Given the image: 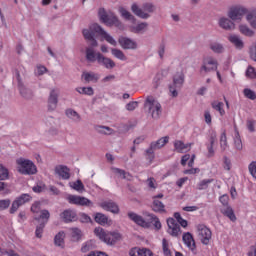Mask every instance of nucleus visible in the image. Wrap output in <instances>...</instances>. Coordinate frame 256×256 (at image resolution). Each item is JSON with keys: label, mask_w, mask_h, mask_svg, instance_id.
Wrapping results in <instances>:
<instances>
[{"label": "nucleus", "mask_w": 256, "mask_h": 256, "mask_svg": "<svg viewBox=\"0 0 256 256\" xmlns=\"http://www.w3.org/2000/svg\"><path fill=\"white\" fill-rule=\"evenodd\" d=\"M113 175L117 177V179H124V181H133V175L121 168H111Z\"/></svg>", "instance_id": "obj_19"}, {"label": "nucleus", "mask_w": 256, "mask_h": 256, "mask_svg": "<svg viewBox=\"0 0 256 256\" xmlns=\"http://www.w3.org/2000/svg\"><path fill=\"white\" fill-rule=\"evenodd\" d=\"M218 25L224 31H235V22L229 17L219 18Z\"/></svg>", "instance_id": "obj_18"}, {"label": "nucleus", "mask_w": 256, "mask_h": 256, "mask_svg": "<svg viewBox=\"0 0 256 256\" xmlns=\"http://www.w3.org/2000/svg\"><path fill=\"white\" fill-rule=\"evenodd\" d=\"M244 95L245 97H247L248 99H252L255 100L256 99V94L253 90L251 89H244Z\"/></svg>", "instance_id": "obj_62"}, {"label": "nucleus", "mask_w": 256, "mask_h": 256, "mask_svg": "<svg viewBox=\"0 0 256 256\" xmlns=\"http://www.w3.org/2000/svg\"><path fill=\"white\" fill-rule=\"evenodd\" d=\"M71 237L73 241H81V237H83V232L79 228H71Z\"/></svg>", "instance_id": "obj_46"}, {"label": "nucleus", "mask_w": 256, "mask_h": 256, "mask_svg": "<svg viewBox=\"0 0 256 256\" xmlns=\"http://www.w3.org/2000/svg\"><path fill=\"white\" fill-rule=\"evenodd\" d=\"M167 225L169 235H171L172 237H179V235H181V227L179 226L177 221H175V219L169 218L167 220Z\"/></svg>", "instance_id": "obj_17"}, {"label": "nucleus", "mask_w": 256, "mask_h": 256, "mask_svg": "<svg viewBox=\"0 0 256 256\" xmlns=\"http://www.w3.org/2000/svg\"><path fill=\"white\" fill-rule=\"evenodd\" d=\"M249 56L252 61L256 62V42L252 43V45L249 47Z\"/></svg>", "instance_id": "obj_56"}, {"label": "nucleus", "mask_w": 256, "mask_h": 256, "mask_svg": "<svg viewBox=\"0 0 256 256\" xmlns=\"http://www.w3.org/2000/svg\"><path fill=\"white\" fill-rule=\"evenodd\" d=\"M148 222L150 223V226H151V223L153 224L156 231H159L161 229V221L157 218V216L153 214H149Z\"/></svg>", "instance_id": "obj_43"}, {"label": "nucleus", "mask_w": 256, "mask_h": 256, "mask_svg": "<svg viewBox=\"0 0 256 256\" xmlns=\"http://www.w3.org/2000/svg\"><path fill=\"white\" fill-rule=\"evenodd\" d=\"M118 43L120 47H122L126 51H135V49H137L138 47L135 40L125 36H120L118 38Z\"/></svg>", "instance_id": "obj_14"}, {"label": "nucleus", "mask_w": 256, "mask_h": 256, "mask_svg": "<svg viewBox=\"0 0 256 256\" xmlns=\"http://www.w3.org/2000/svg\"><path fill=\"white\" fill-rule=\"evenodd\" d=\"M249 171H250L252 177H254V179H256V162H252L249 165Z\"/></svg>", "instance_id": "obj_64"}, {"label": "nucleus", "mask_w": 256, "mask_h": 256, "mask_svg": "<svg viewBox=\"0 0 256 256\" xmlns=\"http://www.w3.org/2000/svg\"><path fill=\"white\" fill-rule=\"evenodd\" d=\"M147 27H149L147 22H141L137 25H131L130 31L131 33H143V31H146Z\"/></svg>", "instance_id": "obj_34"}, {"label": "nucleus", "mask_w": 256, "mask_h": 256, "mask_svg": "<svg viewBox=\"0 0 256 256\" xmlns=\"http://www.w3.org/2000/svg\"><path fill=\"white\" fill-rule=\"evenodd\" d=\"M82 77L86 83H97L99 75L94 72H83Z\"/></svg>", "instance_id": "obj_29"}, {"label": "nucleus", "mask_w": 256, "mask_h": 256, "mask_svg": "<svg viewBox=\"0 0 256 256\" xmlns=\"http://www.w3.org/2000/svg\"><path fill=\"white\" fill-rule=\"evenodd\" d=\"M234 145L238 151H241V149H243V142L241 141V135L239 134V130H235Z\"/></svg>", "instance_id": "obj_47"}, {"label": "nucleus", "mask_w": 256, "mask_h": 256, "mask_svg": "<svg viewBox=\"0 0 256 256\" xmlns=\"http://www.w3.org/2000/svg\"><path fill=\"white\" fill-rule=\"evenodd\" d=\"M146 183L149 187V189H151L152 191H155V189H157V180H155V178L150 177L146 180Z\"/></svg>", "instance_id": "obj_55"}, {"label": "nucleus", "mask_w": 256, "mask_h": 256, "mask_svg": "<svg viewBox=\"0 0 256 256\" xmlns=\"http://www.w3.org/2000/svg\"><path fill=\"white\" fill-rule=\"evenodd\" d=\"M174 149L177 153H185L187 151H191V143L184 144L183 141L176 140L174 142Z\"/></svg>", "instance_id": "obj_27"}, {"label": "nucleus", "mask_w": 256, "mask_h": 256, "mask_svg": "<svg viewBox=\"0 0 256 256\" xmlns=\"http://www.w3.org/2000/svg\"><path fill=\"white\" fill-rule=\"evenodd\" d=\"M69 187H71V189H73L74 191H77V193H85V185H83V182H81V180L70 182Z\"/></svg>", "instance_id": "obj_37"}, {"label": "nucleus", "mask_w": 256, "mask_h": 256, "mask_svg": "<svg viewBox=\"0 0 256 256\" xmlns=\"http://www.w3.org/2000/svg\"><path fill=\"white\" fill-rule=\"evenodd\" d=\"M66 201H68L70 205H76L77 207H93V201L85 196L68 194Z\"/></svg>", "instance_id": "obj_9"}, {"label": "nucleus", "mask_w": 256, "mask_h": 256, "mask_svg": "<svg viewBox=\"0 0 256 256\" xmlns=\"http://www.w3.org/2000/svg\"><path fill=\"white\" fill-rule=\"evenodd\" d=\"M238 30L244 37H255V30L251 29V27L245 23L239 24Z\"/></svg>", "instance_id": "obj_26"}, {"label": "nucleus", "mask_w": 256, "mask_h": 256, "mask_svg": "<svg viewBox=\"0 0 256 256\" xmlns=\"http://www.w3.org/2000/svg\"><path fill=\"white\" fill-rule=\"evenodd\" d=\"M182 239L185 243V245L190 249L191 251H195L197 246L195 245V239L193 238V235L189 232H186L183 234Z\"/></svg>", "instance_id": "obj_24"}, {"label": "nucleus", "mask_w": 256, "mask_h": 256, "mask_svg": "<svg viewBox=\"0 0 256 256\" xmlns=\"http://www.w3.org/2000/svg\"><path fill=\"white\" fill-rule=\"evenodd\" d=\"M54 243L57 247H65V232H59L54 238Z\"/></svg>", "instance_id": "obj_41"}, {"label": "nucleus", "mask_w": 256, "mask_h": 256, "mask_svg": "<svg viewBox=\"0 0 256 256\" xmlns=\"http://www.w3.org/2000/svg\"><path fill=\"white\" fill-rule=\"evenodd\" d=\"M225 104L223 102H212V109H215V111H218L220 117H223L225 115Z\"/></svg>", "instance_id": "obj_45"}, {"label": "nucleus", "mask_w": 256, "mask_h": 256, "mask_svg": "<svg viewBox=\"0 0 256 256\" xmlns=\"http://www.w3.org/2000/svg\"><path fill=\"white\" fill-rule=\"evenodd\" d=\"M16 169L20 175H37V165L30 159H16Z\"/></svg>", "instance_id": "obj_5"}, {"label": "nucleus", "mask_w": 256, "mask_h": 256, "mask_svg": "<svg viewBox=\"0 0 256 256\" xmlns=\"http://www.w3.org/2000/svg\"><path fill=\"white\" fill-rule=\"evenodd\" d=\"M106 25H113L114 27H117L120 31H125V25L119 21V18L115 16V14H111L108 16V21L105 22Z\"/></svg>", "instance_id": "obj_25"}, {"label": "nucleus", "mask_w": 256, "mask_h": 256, "mask_svg": "<svg viewBox=\"0 0 256 256\" xmlns=\"http://www.w3.org/2000/svg\"><path fill=\"white\" fill-rule=\"evenodd\" d=\"M94 235L100 239V241H103V243H106V245H115L117 241H121L123 239V235L119 232H109L105 231V229L101 227H96L94 229Z\"/></svg>", "instance_id": "obj_4"}, {"label": "nucleus", "mask_w": 256, "mask_h": 256, "mask_svg": "<svg viewBox=\"0 0 256 256\" xmlns=\"http://www.w3.org/2000/svg\"><path fill=\"white\" fill-rule=\"evenodd\" d=\"M57 105H59V92H57L55 89H52L47 100L48 111L53 113V111L57 109Z\"/></svg>", "instance_id": "obj_13"}, {"label": "nucleus", "mask_w": 256, "mask_h": 256, "mask_svg": "<svg viewBox=\"0 0 256 256\" xmlns=\"http://www.w3.org/2000/svg\"><path fill=\"white\" fill-rule=\"evenodd\" d=\"M209 183H211V180H202L198 185H197V189L199 191H203L205 189H207V187H209Z\"/></svg>", "instance_id": "obj_60"}, {"label": "nucleus", "mask_w": 256, "mask_h": 256, "mask_svg": "<svg viewBox=\"0 0 256 256\" xmlns=\"http://www.w3.org/2000/svg\"><path fill=\"white\" fill-rule=\"evenodd\" d=\"M10 206H11L10 199L0 200V211H5V209H9Z\"/></svg>", "instance_id": "obj_58"}, {"label": "nucleus", "mask_w": 256, "mask_h": 256, "mask_svg": "<svg viewBox=\"0 0 256 256\" xmlns=\"http://www.w3.org/2000/svg\"><path fill=\"white\" fill-rule=\"evenodd\" d=\"M7 179H9V170L5 166L0 165V181Z\"/></svg>", "instance_id": "obj_49"}, {"label": "nucleus", "mask_w": 256, "mask_h": 256, "mask_svg": "<svg viewBox=\"0 0 256 256\" xmlns=\"http://www.w3.org/2000/svg\"><path fill=\"white\" fill-rule=\"evenodd\" d=\"M217 141V135L212 134L210 136V145L208 146L207 157H215V142Z\"/></svg>", "instance_id": "obj_35"}, {"label": "nucleus", "mask_w": 256, "mask_h": 256, "mask_svg": "<svg viewBox=\"0 0 256 256\" xmlns=\"http://www.w3.org/2000/svg\"><path fill=\"white\" fill-rule=\"evenodd\" d=\"M94 129L100 135H113V133H115V131L109 126L97 125Z\"/></svg>", "instance_id": "obj_32"}, {"label": "nucleus", "mask_w": 256, "mask_h": 256, "mask_svg": "<svg viewBox=\"0 0 256 256\" xmlns=\"http://www.w3.org/2000/svg\"><path fill=\"white\" fill-rule=\"evenodd\" d=\"M76 91L80 95H88L89 97H92V95H95V91L93 90V87H78L76 88Z\"/></svg>", "instance_id": "obj_44"}, {"label": "nucleus", "mask_w": 256, "mask_h": 256, "mask_svg": "<svg viewBox=\"0 0 256 256\" xmlns=\"http://www.w3.org/2000/svg\"><path fill=\"white\" fill-rule=\"evenodd\" d=\"M228 41L234 45V47L238 50L244 49L245 42L243 41V38L237 34H232L228 37Z\"/></svg>", "instance_id": "obj_21"}, {"label": "nucleus", "mask_w": 256, "mask_h": 256, "mask_svg": "<svg viewBox=\"0 0 256 256\" xmlns=\"http://www.w3.org/2000/svg\"><path fill=\"white\" fill-rule=\"evenodd\" d=\"M119 12L121 14V17H123L124 19H127V21H131L132 23H135V21H137L135 16H133V14H131V12H129L125 8H120Z\"/></svg>", "instance_id": "obj_42"}, {"label": "nucleus", "mask_w": 256, "mask_h": 256, "mask_svg": "<svg viewBox=\"0 0 256 256\" xmlns=\"http://www.w3.org/2000/svg\"><path fill=\"white\" fill-rule=\"evenodd\" d=\"M70 171L71 170H69L67 166H63V165L56 166L54 169L55 175H57V177H59L60 179H64V180L70 179L71 177Z\"/></svg>", "instance_id": "obj_20"}, {"label": "nucleus", "mask_w": 256, "mask_h": 256, "mask_svg": "<svg viewBox=\"0 0 256 256\" xmlns=\"http://www.w3.org/2000/svg\"><path fill=\"white\" fill-rule=\"evenodd\" d=\"M162 249L165 256H171V250L169 249V242L165 238L162 240Z\"/></svg>", "instance_id": "obj_51"}, {"label": "nucleus", "mask_w": 256, "mask_h": 256, "mask_svg": "<svg viewBox=\"0 0 256 256\" xmlns=\"http://www.w3.org/2000/svg\"><path fill=\"white\" fill-rule=\"evenodd\" d=\"M61 219L64 223H71L73 221H77V212L74 210L68 209L65 210L61 215Z\"/></svg>", "instance_id": "obj_22"}, {"label": "nucleus", "mask_w": 256, "mask_h": 256, "mask_svg": "<svg viewBox=\"0 0 256 256\" xmlns=\"http://www.w3.org/2000/svg\"><path fill=\"white\" fill-rule=\"evenodd\" d=\"M144 109L152 119H159L161 117V103L153 96H148L144 103Z\"/></svg>", "instance_id": "obj_6"}, {"label": "nucleus", "mask_w": 256, "mask_h": 256, "mask_svg": "<svg viewBox=\"0 0 256 256\" xmlns=\"http://www.w3.org/2000/svg\"><path fill=\"white\" fill-rule=\"evenodd\" d=\"M198 239L201 241L202 245H209L211 239H213V232L209 227L204 224H199L197 226Z\"/></svg>", "instance_id": "obj_11"}, {"label": "nucleus", "mask_w": 256, "mask_h": 256, "mask_svg": "<svg viewBox=\"0 0 256 256\" xmlns=\"http://www.w3.org/2000/svg\"><path fill=\"white\" fill-rule=\"evenodd\" d=\"M94 221L98 223V225H109L111 223L109 217L101 212L94 214Z\"/></svg>", "instance_id": "obj_28"}, {"label": "nucleus", "mask_w": 256, "mask_h": 256, "mask_svg": "<svg viewBox=\"0 0 256 256\" xmlns=\"http://www.w3.org/2000/svg\"><path fill=\"white\" fill-rule=\"evenodd\" d=\"M111 53L115 59H119V61H127V56L121 49L111 48Z\"/></svg>", "instance_id": "obj_39"}, {"label": "nucleus", "mask_w": 256, "mask_h": 256, "mask_svg": "<svg viewBox=\"0 0 256 256\" xmlns=\"http://www.w3.org/2000/svg\"><path fill=\"white\" fill-rule=\"evenodd\" d=\"M101 35L102 39L112 45V47H117V40L111 36L107 31H105L99 24H91L88 28L82 30V35L84 39H93L95 35Z\"/></svg>", "instance_id": "obj_3"}, {"label": "nucleus", "mask_w": 256, "mask_h": 256, "mask_svg": "<svg viewBox=\"0 0 256 256\" xmlns=\"http://www.w3.org/2000/svg\"><path fill=\"white\" fill-rule=\"evenodd\" d=\"M130 256H153V251L148 248H132L129 251Z\"/></svg>", "instance_id": "obj_23"}, {"label": "nucleus", "mask_w": 256, "mask_h": 256, "mask_svg": "<svg viewBox=\"0 0 256 256\" xmlns=\"http://www.w3.org/2000/svg\"><path fill=\"white\" fill-rule=\"evenodd\" d=\"M86 61L88 63H98L100 67H104V69H108L111 71L117 67L115 61L101 52H96L93 48H86Z\"/></svg>", "instance_id": "obj_2"}, {"label": "nucleus", "mask_w": 256, "mask_h": 256, "mask_svg": "<svg viewBox=\"0 0 256 256\" xmlns=\"http://www.w3.org/2000/svg\"><path fill=\"white\" fill-rule=\"evenodd\" d=\"M129 219L139 225V227H143L144 229H149L151 227V222H149V215L147 218H143L141 215L130 212L128 213Z\"/></svg>", "instance_id": "obj_12"}, {"label": "nucleus", "mask_w": 256, "mask_h": 256, "mask_svg": "<svg viewBox=\"0 0 256 256\" xmlns=\"http://www.w3.org/2000/svg\"><path fill=\"white\" fill-rule=\"evenodd\" d=\"M155 151H157V149L153 148L152 145L146 150V157L150 165L153 163V159H155Z\"/></svg>", "instance_id": "obj_48"}, {"label": "nucleus", "mask_w": 256, "mask_h": 256, "mask_svg": "<svg viewBox=\"0 0 256 256\" xmlns=\"http://www.w3.org/2000/svg\"><path fill=\"white\" fill-rule=\"evenodd\" d=\"M219 145L221 151H227L229 149V141L227 140V132H222L220 135Z\"/></svg>", "instance_id": "obj_38"}, {"label": "nucleus", "mask_w": 256, "mask_h": 256, "mask_svg": "<svg viewBox=\"0 0 256 256\" xmlns=\"http://www.w3.org/2000/svg\"><path fill=\"white\" fill-rule=\"evenodd\" d=\"M246 77H248V79H256V70L253 66L247 68Z\"/></svg>", "instance_id": "obj_54"}, {"label": "nucleus", "mask_w": 256, "mask_h": 256, "mask_svg": "<svg viewBox=\"0 0 256 256\" xmlns=\"http://www.w3.org/2000/svg\"><path fill=\"white\" fill-rule=\"evenodd\" d=\"M209 49L212 50L213 53L217 55H221V53H225V47L223 44L219 42H212L209 44Z\"/></svg>", "instance_id": "obj_33"}, {"label": "nucleus", "mask_w": 256, "mask_h": 256, "mask_svg": "<svg viewBox=\"0 0 256 256\" xmlns=\"http://www.w3.org/2000/svg\"><path fill=\"white\" fill-rule=\"evenodd\" d=\"M228 17L232 21H242L243 17H245L250 27H252V29H256V8L249 10L244 6H237L230 9Z\"/></svg>", "instance_id": "obj_1"}, {"label": "nucleus", "mask_w": 256, "mask_h": 256, "mask_svg": "<svg viewBox=\"0 0 256 256\" xmlns=\"http://www.w3.org/2000/svg\"><path fill=\"white\" fill-rule=\"evenodd\" d=\"M21 206H22L21 203L19 201H17V199L14 200L12 202V205H11L10 210H9L11 215L17 213V211H19V207H21Z\"/></svg>", "instance_id": "obj_53"}, {"label": "nucleus", "mask_w": 256, "mask_h": 256, "mask_svg": "<svg viewBox=\"0 0 256 256\" xmlns=\"http://www.w3.org/2000/svg\"><path fill=\"white\" fill-rule=\"evenodd\" d=\"M19 74H18V87H19V93L23 99L30 100L35 97V93H33V90H31L29 87H27L21 79H19Z\"/></svg>", "instance_id": "obj_16"}, {"label": "nucleus", "mask_w": 256, "mask_h": 256, "mask_svg": "<svg viewBox=\"0 0 256 256\" xmlns=\"http://www.w3.org/2000/svg\"><path fill=\"white\" fill-rule=\"evenodd\" d=\"M137 107H139V102H137V101L129 102L126 105L127 111H135Z\"/></svg>", "instance_id": "obj_63"}, {"label": "nucleus", "mask_w": 256, "mask_h": 256, "mask_svg": "<svg viewBox=\"0 0 256 256\" xmlns=\"http://www.w3.org/2000/svg\"><path fill=\"white\" fill-rule=\"evenodd\" d=\"M91 249H93V241H88L85 244H83V246L81 248V252L89 253V251H91Z\"/></svg>", "instance_id": "obj_59"}, {"label": "nucleus", "mask_w": 256, "mask_h": 256, "mask_svg": "<svg viewBox=\"0 0 256 256\" xmlns=\"http://www.w3.org/2000/svg\"><path fill=\"white\" fill-rule=\"evenodd\" d=\"M43 229H45V224H40L36 227L35 235L38 239H41V237H43Z\"/></svg>", "instance_id": "obj_61"}, {"label": "nucleus", "mask_w": 256, "mask_h": 256, "mask_svg": "<svg viewBox=\"0 0 256 256\" xmlns=\"http://www.w3.org/2000/svg\"><path fill=\"white\" fill-rule=\"evenodd\" d=\"M222 215H225V217H228L230 221L235 223L237 221V216H235V212L233 211V208L231 206H227L226 208L221 209Z\"/></svg>", "instance_id": "obj_30"}, {"label": "nucleus", "mask_w": 256, "mask_h": 256, "mask_svg": "<svg viewBox=\"0 0 256 256\" xmlns=\"http://www.w3.org/2000/svg\"><path fill=\"white\" fill-rule=\"evenodd\" d=\"M217 67H219V62L215 57L207 56L203 59L200 73L201 75H207V73H211V71H217Z\"/></svg>", "instance_id": "obj_10"}, {"label": "nucleus", "mask_w": 256, "mask_h": 256, "mask_svg": "<svg viewBox=\"0 0 256 256\" xmlns=\"http://www.w3.org/2000/svg\"><path fill=\"white\" fill-rule=\"evenodd\" d=\"M152 209L155 213H166L165 204L159 200H153Z\"/></svg>", "instance_id": "obj_40"}, {"label": "nucleus", "mask_w": 256, "mask_h": 256, "mask_svg": "<svg viewBox=\"0 0 256 256\" xmlns=\"http://www.w3.org/2000/svg\"><path fill=\"white\" fill-rule=\"evenodd\" d=\"M169 143V136H164L160 138L158 141L151 143L152 149H162Z\"/></svg>", "instance_id": "obj_36"}, {"label": "nucleus", "mask_w": 256, "mask_h": 256, "mask_svg": "<svg viewBox=\"0 0 256 256\" xmlns=\"http://www.w3.org/2000/svg\"><path fill=\"white\" fill-rule=\"evenodd\" d=\"M79 221L80 223H93V219H91V217L85 213H80Z\"/></svg>", "instance_id": "obj_57"}, {"label": "nucleus", "mask_w": 256, "mask_h": 256, "mask_svg": "<svg viewBox=\"0 0 256 256\" xmlns=\"http://www.w3.org/2000/svg\"><path fill=\"white\" fill-rule=\"evenodd\" d=\"M98 15L102 23H105L106 21H108L109 17L111 16L107 14V11H105L103 8L99 9Z\"/></svg>", "instance_id": "obj_50"}, {"label": "nucleus", "mask_w": 256, "mask_h": 256, "mask_svg": "<svg viewBox=\"0 0 256 256\" xmlns=\"http://www.w3.org/2000/svg\"><path fill=\"white\" fill-rule=\"evenodd\" d=\"M20 205H25L31 201V196L29 194H22L20 197L16 198Z\"/></svg>", "instance_id": "obj_52"}, {"label": "nucleus", "mask_w": 256, "mask_h": 256, "mask_svg": "<svg viewBox=\"0 0 256 256\" xmlns=\"http://www.w3.org/2000/svg\"><path fill=\"white\" fill-rule=\"evenodd\" d=\"M184 83L185 73H183V70L176 72L173 77L172 83L169 84V93L171 97H179V90L181 89V87H183Z\"/></svg>", "instance_id": "obj_7"}, {"label": "nucleus", "mask_w": 256, "mask_h": 256, "mask_svg": "<svg viewBox=\"0 0 256 256\" xmlns=\"http://www.w3.org/2000/svg\"><path fill=\"white\" fill-rule=\"evenodd\" d=\"M99 207H101V209H104V211H109L110 213H113V215H119L120 213L119 205L113 200L102 201L99 203Z\"/></svg>", "instance_id": "obj_15"}, {"label": "nucleus", "mask_w": 256, "mask_h": 256, "mask_svg": "<svg viewBox=\"0 0 256 256\" xmlns=\"http://www.w3.org/2000/svg\"><path fill=\"white\" fill-rule=\"evenodd\" d=\"M131 11L136 15V17H140V19H149V17H151L149 13H153V11H155V6L153 4L146 3L143 5V9H141L137 4H132Z\"/></svg>", "instance_id": "obj_8"}, {"label": "nucleus", "mask_w": 256, "mask_h": 256, "mask_svg": "<svg viewBox=\"0 0 256 256\" xmlns=\"http://www.w3.org/2000/svg\"><path fill=\"white\" fill-rule=\"evenodd\" d=\"M65 115L66 117H68V119H71L76 123H79V121H81V115L77 111L73 110L72 108L66 109Z\"/></svg>", "instance_id": "obj_31"}]
</instances>
